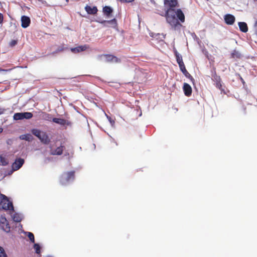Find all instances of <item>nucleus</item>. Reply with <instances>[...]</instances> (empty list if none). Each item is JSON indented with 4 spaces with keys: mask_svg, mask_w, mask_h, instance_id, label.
I'll return each instance as SVG.
<instances>
[{
    "mask_svg": "<svg viewBox=\"0 0 257 257\" xmlns=\"http://www.w3.org/2000/svg\"><path fill=\"white\" fill-rule=\"evenodd\" d=\"M13 218L14 221L17 222H19L22 220L21 217L17 213H15L13 215Z\"/></svg>",
    "mask_w": 257,
    "mask_h": 257,
    "instance_id": "a878e982",
    "label": "nucleus"
},
{
    "mask_svg": "<svg viewBox=\"0 0 257 257\" xmlns=\"http://www.w3.org/2000/svg\"><path fill=\"white\" fill-rule=\"evenodd\" d=\"M17 44V41L15 40H12L10 43V46L11 47H14Z\"/></svg>",
    "mask_w": 257,
    "mask_h": 257,
    "instance_id": "2f4dec72",
    "label": "nucleus"
},
{
    "mask_svg": "<svg viewBox=\"0 0 257 257\" xmlns=\"http://www.w3.org/2000/svg\"><path fill=\"white\" fill-rule=\"evenodd\" d=\"M103 11L104 14L107 16H109L112 12V9L108 6H105L103 8Z\"/></svg>",
    "mask_w": 257,
    "mask_h": 257,
    "instance_id": "5701e85b",
    "label": "nucleus"
},
{
    "mask_svg": "<svg viewBox=\"0 0 257 257\" xmlns=\"http://www.w3.org/2000/svg\"><path fill=\"white\" fill-rule=\"evenodd\" d=\"M165 17L167 22L175 29L182 26L178 20L181 23L185 22V16L181 9L176 11L174 9L169 8L166 12Z\"/></svg>",
    "mask_w": 257,
    "mask_h": 257,
    "instance_id": "f257e3e1",
    "label": "nucleus"
},
{
    "mask_svg": "<svg viewBox=\"0 0 257 257\" xmlns=\"http://www.w3.org/2000/svg\"><path fill=\"white\" fill-rule=\"evenodd\" d=\"M177 63L179 65L180 68L185 66L183 61H181L178 62Z\"/></svg>",
    "mask_w": 257,
    "mask_h": 257,
    "instance_id": "72a5a7b5",
    "label": "nucleus"
},
{
    "mask_svg": "<svg viewBox=\"0 0 257 257\" xmlns=\"http://www.w3.org/2000/svg\"><path fill=\"white\" fill-rule=\"evenodd\" d=\"M34 248L35 249L36 253H37V254H40V252H41V251H40L41 247H40V246L39 245V244L35 243L34 245Z\"/></svg>",
    "mask_w": 257,
    "mask_h": 257,
    "instance_id": "c756f323",
    "label": "nucleus"
},
{
    "mask_svg": "<svg viewBox=\"0 0 257 257\" xmlns=\"http://www.w3.org/2000/svg\"><path fill=\"white\" fill-rule=\"evenodd\" d=\"M105 58V61L107 63H118L121 62L120 59L111 54H103L101 56Z\"/></svg>",
    "mask_w": 257,
    "mask_h": 257,
    "instance_id": "0eeeda50",
    "label": "nucleus"
},
{
    "mask_svg": "<svg viewBox=\"0 0 257 257\" xmlns=\"http://www.w3.org/2000/svg\"><path fill=\"white\" fill-rule=\"evenodd\" d=\"M3 131V128L2 127H0V134L2 133Z\"/></svg>",
    "mask_w": 257,
    "mask_h": 257,
    "instance_id": "4c0bfd02",
    "label": "nucleus"
},
{
    "mask_svg": "<svg viewBox=\"0 0 257 257\" xmlns=\"http://www.w3.org/2000/svg\"><path fill=\"white\" fill-rule=\"evenodd\" d=\"M32 117L33 114L29 112L16 113L13 116L14 119L16 120H22L24 118L28 119L31 118Z\"/></svg>",
    "mask_w": 257,
    "mask_h": 257,
    "instance_id": "39448f33",
    "label": "nucleus"
},
{
    "mask_svg": "<svg viewBox=\"0 0 257 257\" xmlns=\"http://www.w3.org/2000/svg\"><path fill=\"white\" fill-rule=\"evenodd\" d=\"M235 17L231 14H227L224 16V21L226 24L231 25L235 22Z\"/></svg>",
    "mask_w": 257,
    "mask_h": 257,
    "instance_id": "ddd939ff",
    "label": "nucleus"
},
{
    "mask_svg": "<svg viewBox=\"0 0 257 257\" xmlns=\"http://www.w3.org/2000/svg\"><path fill=\"white\" fill-rule=\"evenodd\" d=\"M0 257H8L3 247L0 246Z\"/></svg>",
    "mask_w": 257,
    "mask_h": 257,
    "instance_id": "7c9ffc66",
    "label": "nucleus"
},
{
    "mask_svg": "<svg viewBox=\"0 0 257 257\" xmlns=\"http://www.w3.org/2000/svg\"><path fill=\"white\" fill-rule=\"evenodd\" d=\"M121 3H130L133 2L135 0H119Z\"/></svg>",
    "mask_w": 257,
    "mask_h": 257,
    "instance_id": "473e14b6",
    "label": "nucleus"
},
{
    "mask_svg": "<svg viewBox=\"0 0 257 257\" xmlns=\"http://www.w3.org/2000/svg\"><path fill=\"white\" fill-rule=\"evenodd\" d=\"M5 110H6V109L5 108L0 107V115L4 113Z\"/></svg>",
    "mask_w": 257,
    "mask_h": 257,
    "instance_id": "e433bc0d",
    "label": "nucleus"
},
{
    "mask_svg": "<svg viewBox=\"0 0 257 257\" xmlns=\"http://www.w3.org/2000/svg\"><path fill=\"white\" fill-rule=\"evenodd\" d=\"M52 121L62 125H65V124L68 125L69 124V122L66 120L60 118H53Z\"/></svg>",
    "mask_w": 257,
    "mask_h": 257,
    "instance_id": "6ab92c4d",
    "label": "nucleus"
},
{
    "mask_svg": "<svg viewBox=\"0 0 257 257\" xmlns=\"http://www.w3.org/2000/svg\"><path fill=\"white\" fill-rule=\"evenodd\" d=\"M4 21L3 15L0 13V24H2Z\"/></svg>",
    "mask_w": 257,
    "mask_h": 257,
    "instance_id": "f704fd0d",
    "label": "nucleus"
},
{
    "mask_svg": "<svg viewBox=\"0 0 257 257\" xmlns=\"http://www.w3.org/2000/svg\"><path fill=\"white\" fill-rule=\"evenodd\" d=\"M183 74L186 77L189 79L193 83L194 82V79L190 74V73L187 71L185 66L180 68Z\"/></svg>",
    "mask_w": 257,
    "mask_h": 257,
    "instance_id": "a211bd4d",
    "label": "nucleus"
},
{
    "mask_svg": "<svg viewBox=\"0 0 257 257\" xmlns=\"http://www.w3.org/2000/svg\"><path fill=\"white\" fill-rule=\"evenodd\" d=\"M212 79L215 82L216 87L221 91H224V89L222 88V86L221 78L219 76L217 75L215 71H214L213 74L212 75Z\"/></svg>",
    "mask_w": 257,
    "mask_h": 257,
    "instance_id": "1a4fd4ad",
    "label": "nucleus"
},
{
    "mask_svg": "<svg viewBox=\"0 0 257 257\" xmlns=\"http://www.w3.org/2000/svg\"><path fill=\"white\" fill-rule=\"evenodd\" d=\"M174 53L177 62L183 61L181 55L176 50L175 51Z\"/></svg>",
    "mask_w": 257,
    "mask_h": 257,
    "instance_id": "cd10ccee",
    "label": "nucleus"
},
{
    "mask_svg": "<svg viewBox=\"0 0 257 257\" xmlns=\"http://www.w3.org/2000/svg\"><path fill=\"white\" fill-rule=\"evenodd\" d=\"M50 154L51 155H58L60 156L63 154V151L65 149V146L61 145L59 147H57L56 149H53V146L50 145L49 146Z\"/></svg>",
    "mask_w": 257,
    "mask_h": 257,
    "instance_id": "6e6552de",
    "label": "nucleus"
},
{
    "mask_svg": "<svg viewBox=\"0 0 257 257\" xmlns=\"http://www.w3.org/2000/svg\"><path fill=\"white\" fill-rule=\"evenodd\" d=\"M40 116L41 119L49 121H51L53 119L51 114L46 112H41Z\"/></svg>",
    "mask_w": 257,
    "mask_h": 257,
    "instance_id": "f3484780",
    "label": "nucleus"
},
{
    "mask_svg": "<svg viewBox=\"0 0 257 257\" xmlns=\"http://www.w3.org/2000/svg\"><path fill=\"white\" fill-rule=\"evenodd\" d=\"M238 26L239 28V30L243 32L246 33L248 31V27L246 23L245 22H239Z\"/></svg>",
    "mask_w": 257,
    "mask_h": 257,
    "instance_id": "aec40b11",
    "label": "nucleus"
},
{
    "mask_svg": "<svg viewBox=\"0 0 257 257\" xmlns=\"http://www.w3.org/2000/svg\"><path fill=\"white\" fill-rule=\"evenodd\" d=\"M0 206L4 210L14 211V206L12 202L10 201L8 197L0 193Z\"/></svg>",
    "mask_w": 257,
    "mask_h": 257,
    "instance_id": "7ed1b4c3",
    "label": "nucleus"
},
{
    "mask_svg": "<svg viewBox=\"0 0 257 257\" xmlns=\"http://www.w3.org/2000/svg\"><path fill=\"white\" fill-rule=\"evenodd\" d=\"M26 233L27 234V235L28 237H29V239L30 240V241L34 243L35 242V237H34L33 233H32L31 232H26Z\"/></svg>",
    "mask_w": 257,
    "mask_h": 257,
    "instance_id": "bb28decb",
    "label": "nucleus"
},
{
    "mask_svg": "<svg viewBox=\"0 0 257 257\" xmlns=\"http://www.w3.org/2000/svg\"><path fill=\"white\" fill-rule=\"evenodd\" d=\"M20 138L29 142L32 141L33 139V136L29 134L22 135L20 136Z\"/></svg>",
    "mask_w": 257,
    "mask_h": 257,
    "instance_id": "4be33fe9",
    "label": "nucleus"
},
{
    "mask_svg": "<svg viewBox=\"0 0 257 257\" xmlns=\"http://www.w3.org/2000/svg\"><path fill=\"white\" fill-rule=\"evenodd\" d=\"M21 26L23 28H26L28 27L29 26L30 23H31V20L30 18L29 17L26 16H23L21 17Z\"/></svg>",
    "mask_w": 257,
    "mask_h": 257,
    "instance_id": "f8f14e48",
    "label": "nucleus"
},
{
    "mask_svg": "<svg viewBox=\"0 0 257 257\" xmlns=\"http://www.w3.org/2000/svg\"><path fill=\"white\" fill-rule=\"evenodd\" d=\"M31 132L32 134L37 137L43 144L48 145L50 143V140L46 132H42L36 128L32 129Z\"/></svg>",
    "mask_w": 257,
    "mask_h": 257,
    "instance_id": "f03ea898",
    "label": "nucleus"
},
{
    "mask_svg": "<svg viewBox=\"0 0 257 257\" xmlns=\"http://www.w3.org/2000/svg\"><path fill=\"white\" fill-rule=\"evenodd\" d=\"M85 10L87 14L89 15H95L98 12V9L96 6L91 7L88 5H86L85 7Z\"/></svg>",
    "mask_w": 257,
    "mask_h": 257,
    "instance_id": "dca6fc26",
    "label": "nucleus"
},
{
    "mask_svg": "<svg viewBox=\"0 0 257 257\" xmlns=\"http://www.w3.org/2000/svg\"><path fill=\"white\" fill-rule=\"evenodd\" d=\"M24 160L22 158H19L15 160L12 164V168L15 171L19 170L24 164Z\"/></svg>",
    "mask_w": 257,
    "mask_h": 257,
    "instance_id": "9b49d317",
    "label": "nucleus"
},
{
    "mask_svg": "<svg viewBox=\"0 0 257 257\" xmlns=\"http://www.w3.org/2000/svg\"><path fill=\"white\" fill-rule=\"evenodd\" d=\"M231 56L232 58H239L241 56V55L238 51L234 50L231 53Z\"/></svg>",
    "mask_w": 257,
    "mask_h": 257,
    "instance_id": "c85d7f7f",
    "label": "nucleus"
},
{
    "mask_svg": "<svg viewBox=\"0 0 257 257\" xmlns=\"http://www.w3.org/2000/svg\"><path fill=\"white\" fill-rule=\"evenodd\" d=\"M89 48V46L88 45H84L81 46H79L78 47L75 48H72L70 49L71 51L74 53H78L81 52H83Z\"/></svg>",
    "mask_w": 257,
    "mask_h": 257,
    "instance_id": "9d476101",
    "label": "nucleus"
},
{
    "mask_svg": "<svg viewBox=\"0 0 257 257\" xmlns=\"http://www.w3.org/2000/svg\"><path fill=\"white\" fill-rule=\"evenodd\" d=\"M99 22L106 27L108 26V25H111L113 28H115L117 26V22L115 19H113L109 21L104 20Z\"/></svg>",
    "mask_w": 257,
    "mask_h": 257,
    "instance_id": "2eb2a0df",
    "label": "nucleus"
},
{
    "mask_svg": "<svg viewBox=\"0 0 257 257\" xmlns=\"http://www.w3.org/2000/svg\"><path fill=\"white\" fill-rule=\"evenodd\" d=\"M183 89L185 95L186 96H190L192 94V88L189 84L187 83H184L183 84Z\"/></svg>",
    "mask_w": 257,
    "mask_h": 257,
    "instance_id": "4468645a",
    "label": "nucleus"
},
{
    "mask_svg": "<svg viewBox=\"0 0 257 257\" xmlns=\"http://www.w3.org/2000/svg\"><path fill=\"white\" fill-rule=\"evenodd\" d=\"M75 171H71L63 173L60 178V182L62 185H65L75 178Z\"/></svg>",
    "mask_w": 257,
    "mask_h": 257,
    "instance_id": "20e7f679",
    "label": "nucleus"
},
{
    "mask_svg": "<svg viewBox=\"0 0 257 257\" xmlns=\"http://www.w3.org/2000/svg\"><path fill=\"white\" fill-rule=\"evenodd\" d=\"M9 164L8 160L0 155V165L2 166H7Z\"/></svg>",
    "mask_w": 257,
    "mask_h": 257,
    "instance_id": "b1692460",
    "label": "nucleus"
},
{
    "mask_svg": "<svg viewBox=\"0 0 257 257\" xmlns=\"http://www.w3.org/2000/svg\"><path fill=\"white\" fill-rule=\"evenodd\" d=\"M165 4H168L170 8H175L178 4L177 0H165Z\"/></svg>",
    "mask_w": 257,
    "mask_h": 257,
    "instance_id": "412c9836",
    "label": "nucleus"
},
{
    "mask_svg": "<svg viewBox=\"0 0 257 257\" xmlns=\"http://www.w3.org/2000/svg\"><path fill=\"white\" fill-rule=\"evenodd\" d=\"M255 34L257 36V21L254 23Z\"/></svg>",
    "mask_w": 257,
    "mask_h": 257,
    "instance_id": "c9c22d12",
    "label": "nucleus"
},
{
    "mask_svg": "<svg viewBox=\"0 0 257 257\" xmlns=\"http://www.w3.org/2000/svg\"><path fill=\"white\" fill-rule=\"evenodd\" d=\"M0 70L1 71H8L7 70H5V69H1Z\"/></svg>",
    "mask_w": 257,
    "mask_h": 257,
    "instance_id": "58836bf2",
    "label": "nucleus"
},
{
    "mask_svg": "<svg viewBox=\"0 0 257 257\" xmlns=\"http://www.w3.org/2000/svg\"><path fill=\"white\" fill-rule=\"evenodd\" d=\"M66 49H67V48H65L64 47V45H62L59 46L58 47V48L57 49V50L55 52H53L52 54L53 55H54V54H55L56 53H58L59 52H62V51H64Z\"/></svg>",
    "mask_w": 257,
    "mask_h": 257,
    "instance_id": "393cba45",
    "label": "nucleus"
},
{
    "mask_svg": "<svg viewBox=\"0 0 257 257\" xmlns=\"http://www.w3.org/2000/svg\"><path fill=\"white\" fill-rule=\"evenodd\" d=\"M0 227L7 232L10 231V226L6 218L3 215L0 217Z\"/></svg>",
    "mask_w": 257,
    "mask_h": 257,
    "instance_id": "423d86ee",
    "label": "nucleus"
}]
</instances>
